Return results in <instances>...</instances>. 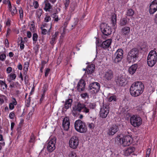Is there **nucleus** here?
<instances>
[{
    "label": "nucleus",
    "instance_id": "f257e3e1",
    "mask_svg": "<svg viewBox=\"0 0 157 157\" xmlns=\"http://www.w3.org/2000/svg\"><path fill=\"white\" fill-rule=\"evenodd\" d=\"M82 112L86 113H89V109L85 104L80 102H76L72 108V114L75 116L77 114V112Z\"/></svg>",
    "mask_w": 157,
    "mask_h": 157
},
{
    "label": "nucleus",
    "instance_id": "f03ea898",
    "mask_svg": "<svg viewBox=\"0 0 157 157\" xmlns=\"http://www.w3.org/2000/svg\"><path fill=\"white\" fill-rule=\"evenodd\" d=\"M139 50L136 48L132 49L128 52L127 56V60L128 63H134L139 57Z\"/></svg>",
    "mask_w": 157,
    "mask_h": 157
},
{
    "label": "nucleus",
    "instance_id": "7ed1b4c3",
    "mask_svg": "<svg viewBox=\"0 0 157 157\" xmlns=\"http://www.w3.org/2000/svg\"><path fill=\"white\" fill-rule=\"evenodd\" d=\"M157 60V53L154 50H151L149 53L147 58V63L152 67L156 63Z\"/></svg>",
    "mask_w": 157,
    "mask_h": 157
},
{
    "label": "nucleus",
    "instance_id": "20e7f679",
    "mask_svg": "<svg viewBox=\"0 0 157 157\" xmlns=\"http://www.w3.org/2000/svg\"><path fill=\"white\" fill-rule=\"evenodd\" d=\"M75 130L80 133H85L87 131V128L85 122L80 120L75 121L74 124Z\"/></svg>",
    "mask_w": 157,
    "mask_h": 157
},
{
    "label": "nucleus",
    "instance_id": "39448f33",
    "mask_svg": "<svg viewBox=\"0 0 157 157\" xmlns=\"http://www.w3.org/2000/svg\"><path fill=\"white\" fill-rule=\"evenodd\" d=\"M123 51L121 49H118L112 57L113 62L118 63L121 62L123 58Z\"/></svg>",
    "mask_w": 157,
    "mask_h": 157
},
{
    "label": "nucleus",
    "instance_id": "423d86ee",
    "mask_svg": "<svg viewBox=\"0 0 157 157\" xmlns=\"http://www.w3.org/2000/svg\"><path fill=\"white\" fill-rule=\"evenodd\" d=\"M100 87L99 83L94 82L89 85V90L92 94H96L99 91Z\"/></svg>",
    "mask_w": 157,
    "mask_h": 157
},
{
    "label": "nucleus",
    "instance_id": "0eeeda50",
    "mask_svg": "<svg viewBox=\"0 0 157 157\" xmlns=\"http://www.w3.org/2000/svg\"><path fill=\"white\" fill-rule=\"evenodd\" d=\"M130 122L131 124L134 127L139 126L142 123L141 118L139 116L133 115L130 118Z\"/></svg>",
    "mask_w": 157,
    "mask_h": 157
},
{
    "label": "nucleus",
    "instance_id": "6e6552de",
    "mask_svg": "<svg viewBox=\"0 0 157 157\" xmlns=\"http://www.w3.org/2000/svg\"><path fill=\"white\" fill-rule=\"evenodd\" d=\"M115 81L116 85L118 86H124L127 83L126 78L123 75H120L116 77Z\"/></svg>",
    "mask_w": 157,
    "mask_h": 157
},
{
    "label": "nucleus",
    "instance_id": "1a4fd4ad",
    "mask_svg": "<svg viewBox=\"0 0 157 157\" xmlns=\"http://www.w3.org/2000/svg\"><path fill=\"white\" fill-rule=\"evenodd\" d=\"M100 29L102 33L105 36H108L111 34L112 29L106 24L102 23L100 25Z\"/></svg>",
    "mask_w": 157,
    "mask_h": 157
},
{
    "label": "nucleus",
    "instance_id": "9d476101",
    "mask_svg": "<svg viewBox=\"0 0 157 157\" xmlns=\"http://www.w3.org/2000/svg\"><path fill=\"white\" fill-rule=\"evenodd\" d=\"M101 109L100 112V117L102 118H106L109 112V106L108 105L104 104Z\"/></svg>",
    "mask_w": 157,
    "mask_h": 157
},
{
    "label": "nucleus",
    "instance_id": "9b49d317",
    "mask_svg": "<svg viewBox=\"0 0 157 157\" xmlns=\"http://www.w3.org/2000/svg\"><path fill=\"white\" fill-rule=\"evenodd\" d=\"M78 143V138L75 136H73L71 137L69 140V146L71 148L75 149L77 148Z\"/></svg>",
    "mask_w": 157,
    "mask_h": 157
},
{
    "label": "nucleus",
    "instance_id": "f8f14e48",
    "mask_svg": "<svg viewBox=\"0 0 157 157\" xmlns=\"http://www.w3.org/2000/svg\"><path fill=\"white\" fill-rule=\"evenodd\" d=\"M114 72L111 70H109L104 72L103 77L105 81H110L113 78Z\"/></svg>",
    "mask_w": 157,
    "mask_h": 157
},
{
    "label": "nucleus",
    "instance_id": "ddd939ff",
    "mask_svg": "<svg viewBox=\"0 0 157 157\" xmlns=\"http://www.w3.org/2000/svg\"><path fill=\"white\" fill-rule=\"evenodd\" d=\"M132 138L129 135L123 136L121 140V145L125 147L129 146L132 143Z\"/></svg>",
    "mask_w": 157,
    "mask_h": 157
},
{
    "label": "nucleus",
    "instance_id": "4468645a",
    "mask_svg": "<svg viewBox=\"0 0 157 157\" xmlns=\"http://www.w3.org/2000/svg\"><path fill=\"white\" fill-rule=\"evenodd\" d=\"M132 85H133V86L139 90L141 94L143 93L144 89V86L141 82H135Z\"/></svg>",
    "mask_w": 157,
    "mask_h": 157
},
{
    "label": "nucleus",
    "instance_id": "2eb2a0df",
    "mask_svg": "<svg viewBox=\"0 0 157 157\" xmlns=\"http://www.w3.org/2000/svg\"><path fill=\"white\" fill-rule=\"evenodd\" d=\"M55 139H51L48 143L47 149L49 152H52L55 149Z\"/></svg>",
    "mask_w": 157,
    "mask_h": 157
},
{
    "label": "nucleus",
    "instance_id": "dca6fc26",
    "mask_svg": "<svg viewBox=\"0 0 157 157\" xmlns=\"http://www.w3.org/2000/svg\"><path fill=\"white\" fill-rule=\"evenodd\" d=\"M119 130V128L116 124H113L109 128L107 132V134L109 135H113Z\"/></svg>",
    "mask_w": 157,
    "mask_h": 157
},
{
    "label": "nucleus",
    "instance_id": "f3484780",
    "mask_svg": "<svg viewBox=\"0 0 157 157\" xmlns=\"http://www.w3.org/2000/svg\"><path fill=\"white\" fill-rule=\"evenodd\" d=\"M157 10V0H154L150 5L149 13L151 14H153Z\"/></svg>",
    "mask_w": 157,
    "mask_h": 157
},
{
    "label": "nucleus",
    "instance_id": "a211bd4d",
    "mask_svg": "<svg viewBox=\"0 0 157 157\" xmlns=\"http://www.w3.org/2000/svg\"><path fill=\"white\" fill-rule=\"evenodd\" d=\"M130 93L132 96L135 97H137L141 94V93L133 86V85H132L130 87Z\"/></svg>",
    "mask_w": 157,
    "mask_h": 157
},
{
    "label": "nucleus",
    "instance_id": "6ab92c4d",
    "mask_svg": "<svg viewBox=\"0 0 157 157\" xmlns=\"http://www.w3.org/2000/svg\"><path fill=\"white\" fill-rule=\"evenodd\" d=\"M95 69V66L94 65L92 64L88 65L86 70V71L85 72L86 75H84V76L85 75H86V76L87 77V75L88 77L89 75H91L94 72Z\"/></svg>",
    "mask_w": 157,
    "mask_h": 157
},
{
    "label": "nucleus",
    "instance_id": "aec40b11",
    "mask_svg": "<svg viewBox=\"0 0 157 157\" xmlns=\"http://www.w3.org/2000/svg\"><path fill=\"white\" fill-rule=\"evenodd\" d=\"M70 123L69 118L68 117H65L63 120L62 125L64 129L68 131L69 128Z\"/></svg>",
    "mask_w": 157,
    "mask_h": 157
},
{
    "label": "nucleus",
    "instance_id": "412c9836",
    "mask_svg": "<svg viewBox=\"0 0 157 157\" xmlns=\"http://www.w3.org/2000/svg\"><path fill=\"white\" fill-rule=\"evenodd\" d=\"M86 84L83 79H81L78 82L77 87V90L79 92L83 91Z\"/></svg>",
    "mask_w": 157,
    "mask_h": 157
},
{
    "label": "nucleus",
    "instance_id": "4be33fe9",
    "mask_svg": "<svg viewBox=\"0 0 157 157\" xmlns=\"http://www.w3.org/2000/svg\"><path fill=\"white\" fill-rule=\"evenodd\" d=\"M72 101L73 100L69 98L66 100L63 108V110L66 111L67 109L71 107Z\"/></svg>",
    "mask_w": 157,
    "mask_h": 157
},
{
    "label": "nucleus",
    "instance_id": "5701e85b",
    "mask_svg": "<svg viewBox=\"0 0 157 157\" xmlns=\"http://www.w3.org/2000/svg\"><path fill=\"white\" fill-rule=\"evenodd\" d=\"M112 43L111 39H108L103 41L101 45V47L104 49H106L109 48Z\"/></svg>",
    "mask_w": 157,
    "mask_h": 157
},
{
    "label": "nucleus",
    "instance_id": "b1692460",
    "mask_svg": "<svg viewBox=\"0 0 157 157\" xmlns=\"http://www.w3.org/2000/svg\"><path fill=\"white\" fill-rule=\"evenodd\" d=\"M130 33V28L128 26L122 27L121 29V35L123 36H127Z\"/></svg>",
    "mask_w": 157,
    "mask_h": 157
},
{
    "label": "nucleus",
    "instance_id": "393cba45",
    "mask_svg": "<svg viewBox=\"0 0 157 157\" xmlns=\"http://www.w3.org/2000/svg\"><path fill=\"white\" fill-rule=\"evenodd\" d=\"M59 34L58 32H56L54 35H53L50 41V43L52 45H53L56 43V41L57 39V36Z\"/></svg>",
    "mask_w": 157,
    "mask_h": 157
},
{
    "label": "nucleus",
    "instance_id": "a878e982",
    "mask_svg": "<svg viewBox=\"0 0 157 157\" xmlns=\"http://www.w3.org/2000/svg\"><path fill=\"white\" fill-rule=\"evenodd\" d=\"M137 67V64H134L131 66L129 68L128 71L131 75L133 74L135 72Z\"/></svg>",
    "mask_w": 157,
    "mask_h": 157
},
{
    "label": "nucleus",
    "instance_id": "bb28decb",
    "mask_svg": "<svg viewBox=\"0 0 157 157\" xmlns=\"http://www.w3.org/2000/svg\"><path fill=\"white\" fill-rule=\"evenodd\" d=\"M129 20V19L127 17L122 18L120 21V25L121 26H124L128 23Z\"/></svg>",
    "mask_w": 157,
    "mask_h": 157
},
{
    "label": "nucleus",
    "instance_id": "cd10ccee",
    "mask_svg": "<svg viewBox=\"0 0 157 157\" xmlns=\"http://www.w3.org/2000/svg\"><path fill=\"white\" fill-rule=\"evenodd\" d=\"M45 6L44 9L46 11H49L50 10L52 9V6L49 3L48 1H47L46 0L44 1Z\"/></svg>",
    "mask_w": 157,
    "mask_h": 157
},
{
    "label": "nucleus",
    "instance_id": "c85d7f7f",
    "mask_svg": "<svg viewBox=\"0 0 157 157\" xmlns=\"http://www.w3.org/2000/svg\"><path fill=\"white\" fill-rule=\"evenodd\" d=\"M134 150L135 148L134 147H129L126 150L124 154L125 155L128 156L132 153L134 151Z\"/></svg>",
    "mask_w": 157,
    "mask_h": 157
},
{
    "label": "nucleus",
    "instance_id": "c756f323",
    "mask_svg": "<svg viewBox=\"0 0 157 157\" xmlns=\"http://www.w3.org/2000/svg\"><path fill=\"white\" fill-rule=\"evenodd\" d=\"M96 103L95 102L91 103L90 102L87 104V105H86V107L88 108L89 110L94 109H96Z\"/></svg>",
    "mask_w": 157,
    "mask_h": 157
},
{
    "label": "nucleus",
    "instance_id": "7c9ffc66",
    "mask_svg": "<svg viewBox=\"0 0 157 157\" xmlns=\"http://www.w3.org/2000/svg\"><path fill=\"white\" fill-rule=\"evenodd\" d=\"M51 26L50 28L49 29L48 31V30L46 29H45L43 28L42 27H41L40 29H41L42 31H41V33L42 34H44V35H46L47 34H48V35H50V30L51 29Z\"/></svg>",
    "mask_w": 157,
    "mask_h": 157
},
{
    "label": "nucleus",
    "instance_id": "2f4dec72",
    "mask_svg": "<svg viewBox=\"0 0 157 157\" xmlns=\"http://www.w3.org/2000/svg\"><path fill=\"white\" fill-rule=\"evenodd\" d=\"M111 21L113 25L115 26L116 24L117 17L116 14H113L111 17Z\"/></svg>",
    "mask_w": 157,
    "mask_h": 157
},
{
    "label": "nucleus",
    "instance_id": "473e14b6",
    "mask_svg": "<svg viewBox=\"0 0 157 157\" xmlns=\"http://www.w3.org/2000/svg\"><path fill=\"white\" fill-rule=\"evenodd\" d=\"M18 43H20V48L21 49H23L24 48V42L23 41V39L22 37H20L18 38Z\"/></svg>",
    "mask_w": 157,
    "mask_h": 157
},
{
    "label": "nucleus",
    "instance_id": "72a5a7b5",
    "mask_svg": "<svg viewBox=\"0 0 157 157\" xmlns=\"http://www.w3.org/2000/svg\"><path fill=\"white\" fill-rule=\"evenodd\" d=\"M4 100H7L6 96L4 95H1L0 97V104L2 105L4 102Z\"/></svg>",
    "mask_w": 157,
    "mask_h": 157
},
{
    "label": "nucleus",
    "instance_id": "f704fd0d",
    "mask_svg": "<svg viewBox=\"0 0 157 157\" xmlns=\"http://www.w3.org/2000/svg\"><path fill=\"white\" fill-rule=\"evenodd\" d=\"M38 35L36 33H34L33 34V43H36L37 40Z\"/></svg>",
    "mask_w": 157,
    "mask_h": 157
},
{
    "label": "nucleus",
    "instance_id": "c9c22d12",
    "mask_svg": "<svg viewBox=\"0 0 157 157\" xmlns=\"http://www.w3.org/2000/svg\"><path fill=\"white\" fill-rule=\"evenodd\" d=\"M122 138L120 137V136H117L115 138V142L117 144H121V142Z\"/></svg>",
    "mask_w": 157,
    "mask_h": 157
},
{
    "label": "nucleus",
    "instance_id": "e433bc0d",
    "mask_svg": "<svg viewBox=\"0 0 157 157\" xmlns=\"http://www.w3.org/2000/svg\"><path fill=\"white\" fill-rule=\"evenodd\" d=\"M108 101L109 102H111L113 101H117V97L115 95H113L110 97L108 99Z\"/></svg>",
    "mask_w": 157,
    "mask_h": 157
},
{
    "label": "nucleus",
    "instance_id": "4c0bfd02",
    "mask_svg": "<svg viewBox=\"0 0 157 157\" xmlns=\"http://www.w3.org/2000/svg\"><path fill=\"white\" fill-rule=\"evenodd\" d=\"M11 12L12 14L13 15L16 14L17 13V10L16 7L15 6L13 7V8H11L10 10H9Z\"/></svg>",
    "mask_w": 157,
    "mask_h": 157
},
{
    "label": "nucleus",
    "instance_id": "58836bf2",
    "mask_svg": "<svg viewBox=\"0 0 157 157\" xmlns=\"http://www.w3.org/2000/svg\"><path fill=\"white\" fill-rule=\"evenodd\" d=\"M134 13V12L133 10L132 9H129L128 10L127 15L128 16H132Z\"/></svg>",
    "mask_w": 157,
    "mask_h": 157
},
{
    "label": "nucleus",
    "instance_id": "ea45409f",
    "mask_svg": "<svg viewBox=\"0 0 157 157\" xmlns=\"http://www.w3.org/2000/svg\"><path fill=\"white\" fill-rule=\"evenodd\" d=\"M29 63L28 62H26L25 63L24 66V71H28L29 67Z\"/></svg>",
    "mask_w": 157,
    "mask_h": 157
},
{
    "label": "nucleus",
    "instance_id": "a19ab883",
    "mask_svg": "<svg viewBox=\"0 0 157 157\" xmlns=\"http://www.w3.org/2000/svg\"><path fill=\"white\" fill-rule=\"evenodd\" d=\"M42 10L41 9H39L37 12H36V15H37V17L40 18L41 16L42 15Z\"/></svg>",
    "mask_w": 157,
    "mask_h": 157
},
{
    "label": "nucleus",
    "instance_id": "79ce46f5",
    "mask_svg": "<svg viewBox=\"0 0 157 157\" xmlns=\"http://www.w3.org/2000/svg\"><path fill=\"white\" fill-rule=\"evenodd\" d=\"M19 13L20 14V19L21 20H22L23 15V9L21 7H20L19 10Z\"/></svg>",
    "mask_w": 157,
    "mask_h": 157
},
{
    "label": "nucleus",
    "instance_id": "37998d69",
    "mask_svg": "<svg viewBox=\"0 0 157 157\" xmlns=\"http://www.w3.org/2000/svg\"><path fill=\"white\" fill-rule=\"evenodd\" d=\"M19 83L18 82H12L10 84V87L11 88H14L15 87H16V85L18 84Z\"/></svg>",
    "mask_w": 157,
    "mask_h": 157
},
{
    "label": "nucleus",
    "instance_id": "c03bdc74",
    "mask_svg": "<svg viewBox=\"0 0 157 157\" xmlns=\"http://www.w3.org/2000/svg\"><path fill=\"white\" fill-rule=\"evenodd\" d=\"M48 87V85L47 84H44L43 87V94L44 95H45V93L47 90V88Z\"/></svg>",
    "mask_w": 157,
    "mask_h": 157
},
{
    "label": "nucleus",
    "instance_id": "a18cd8bd",
    "mask_svg": "<svg viewBox=\"0 0 157 157\" xmlns=\"http://www.w3.org/2000/svg\"><path fill=\"white\" fill-rule=\"evenodd\" d=\"M6 55L5 54H2L0 55V60L2 61H4L5 60L6 58Z\"/></svg>",
    "mask_w": 157,
    "mask_h": 157
},
{
    "label": "nucleus",
    "instance_id": "49530a36",
    "mask_svg": "<svg viewBox=\"0 0 157 157\" xmlns=\"http://www.w3.org/2000/svg\"><path fill=\"white\" fill-rule=\"evenodd\" d=\"M87 125L88 128L90 129H93L94 127V124L93 123H88Z\"/></svg>",
    "mask_w": 157,
    "mask_h": 157
},
{
    "label": "nucleus",
    "instance_id": "de8ad7c7",
    "mask_svg": "<svg viewBox=\"0 0 157 157\" xmlns=\"http://www.w3.org/2000/svg\"><path fill=\"white\" fill-rule=\"evenodd\" d=\"M9 76L12 80H14L16 77V75L15 74L12 73L9 75Z\"/></svg>",
    "mask_w": 157,
    "mask_h": 157
},
{
    "label": "nucleus",
    "instance_id": "09e8293b",
    "mask_svg": "<svg viewBox=\"0 0 157 157\" xmlns=\"http://www.w3.org/2000/svg\"><path fill=\"white\" fill-rule=\"evenodd\" d=\"M120 110H121V112L122 113H124L127 111V109H128L127 107H120L119 108Z\"/></svg>",
    "mask_w": 157,
    "mask_h": 157
},
{
    "label": "nucleus",
    "instance_id": "8fccbe9b",
    "mask_svg": "<svg viewBox=\"0 0 157 157\" xmlns=\"http://www.w3.org/2000/svg\"><path fill=\"white\" fill-rule=\"evenodd\" d=\"M151 150L150 148H148L146 151V157H149L151 153Z\"/></svg>",
    "mask_w": 157,
    "mask_h": 157
},
{
    "label": "nucleus",
    "instance_id": "3c124183",
    "mask_svg": "<svg viewBox=\"0 0 157 157\" xmlns=\"http://www.w3.org/2000/svg\"><path fill=\"white\" fill-rule=\"evenodd\" d=\"M57 9H58L59 11L60 10V9L59 8H57L56 10V13H53L52 14V16H53V18H56V17L57 16H58V15H56V14L58 13V11L57 10Z\"/></svg>",
    "mask_w": 157,
    "mask_h": 157
},
{
    "label": "nucleus",
    "instance_id": "603ef678",
    "mask_svg": "<svg viewBox=\"0 0 157 157\" xmlns=\"http://www.w3.org/2000/svg\"><path fill=\"white\" fill-rule=\"evenodd\" d=\"M81 96L82 97V98H85L86 97H89V95H88V94L86 93L81 94Z\"/></svg>",
    "mask_w": 157,
    "mask_h": 157
},
{
    "label": "nucleus",
    "instance_id": "864d4df0",
    "mask_svg": "<svg viewBox=\"0 0 157 157\" xmlns=\"http://www.w3.org/2000/svg\"><path fill=\"white\" fill-rule=\"evenodd\" d=\"M33 5L34 8L35 9H36L38 8L39 5L38 2L37 1H35L34 2Z\"/></svg>",
    "mask_w": 157,
    "mask_h": 157
},
{
    "label": "nucleus",
    "instance_id": "5fc2aeb1",
    "mask_svg": "<svg viewBox=\"0 0 157 157\" xmlns=\"http://www.w3.org/2000/svg\"><path fill=\"white\" fill-rule=\"evenodd\" d=\"M51 20L50 17L49 16H46L44 18L45 21L46 22H48L49 21Z\"/></svg>",
    "mask_w": 157,
    "mask_h": 157
},
{
    "label": "nucleus",
    "instance_id": "6e6d98bb",
    "mask_svg": "<svg viewBox=\"0 0 157 157\" xmlns=\"http://www.w3.org/2000/svg\"><path fill=\"white\" fill-rule=\"evenodd\" d=\"M70 3L69 0H65V2L64 3L66 8H67L68 6Z\"/></svg>",
    "mask_w": 157,
    "mask_h": 157
},
{
    "label": "nucleus",
    "instance_id": "4d7b16f0",
    "mask_svg": "<svg viewBox=\"0 0 157 157\" xmlns=\"http://www.w3.org/2000/svg\"><path fill=\"white\" fill-rule=\"evenodd\" d=\"M13 100L12 101V102L10 103H12L14 105H17V101L16 99L15 98H12Z\"/></svg>",
    "mask_w": 157,
    "mask_h": 157
},
{
    "label": "nucleus",
    "instance_id": "13d9d810",
    "mask_svg": "<svg viewBox=\"0 0 157 157\" xmlns=\"http://www.w3.org/2000/svg\"><path fill=\"white\" fill-rule=\"evenodd\" d=\"M50 71V69L49 68H47L46 69L45 72V77H47L48 76Z\"/></svg>",
    "mask_w": 157,
    "mask_h": 157
},
{
    "label": "nucleus",
    "instance_id": "bf43d9fd",
    "mask_svg": "<svg viewBox=\"0 0 157 157\" xmlns=\"http://www.w3.org/2000/svg\"><path fill=\"white\" fill-rule=\"evenodd\" d=\"M12 71V68L11 67H8L6 69V71L8 73H10Z\"/></svg>",
    "mask_w": 157,
    "mask_h": 157
},
{
    "label": "nucleus",
    "instance_id": "052dcab7",
    "mask_svg": "<svg viewBox=\"0 0 157 157\" xmlns=\"http://www.w3.org/2000/svg\"><path fill=\"white\" fill-rule=\"evenodd\" d=\"M27 36L29 38H30L32 36V33L30 31H27Z\"/></svg>",
    "mask_w": 157,
    "mask_h": 157
},
{
    "label": "nucleus",
    "instance_id": "680f3d73",
    "mask_svg": "<svg viewBox=\"0 0 157 157\" xmlns=\"http://www.w3.org/2000/svg\"><path fill=\"white\" fill-rule=\"evenodd\" d=\"M14 114L13 113L11 112L10 113L9 117L10 119H13L14 118Z\"/></svg>",
    "mask_w": 157,
    "mask_h": 157
},
{
    "label": "nucleus",
    "instance_id": "e2e57ef3",
    "mask_svg": "<svg viewBox=\"0 0 157 157\" xmlns=\"http://www.w3.org/2000/svg\"><path fill=\"white\" fill-rule=\"evenodd\" d=\"M14 105L10 103L9 105V109L11 110L13 109L14 108Z\"/></svg>",
    "mask_w": 157,
    "mask_h": 157
},
{
    "label": "nucleus",
    "instance_id": "0e129e2a",
    "mask_svg": "<svg viewBox=\"0 0 157 157\" xmlns=\"http://www.w3.org/2000/svg\"><path fill=\"white\" fill-rule=\"evenodd\" d=\"M70 157H77L76 154L74 152H72L70 155Z\"/></svg>",
    "mask_w": 157,
    "mask_h": 157
},
{
    "label": "nucleus",
    "instance_id": "69168bd1",
    "mask_svg": "<svg viewBox=\"0 0 157 157\" xmlns=\"http://www.w3.org/2000/svg\"><path fill=\"white\" fill-rule=\"evenodd\" d=\"M5 44L7 48L9 47V43L8 40L7 39H6L5 40Z\"/></svg>",
    "mask_w": 157,
    "mask_h": 157
},
{
    "label": "nucleus",
    "instance_id": "338daca9",
    "mask_svg": "<svg viewBox=\"0 0 157 157\" xmlns=\"http://www.w3.org/2000/svg\"><path fill=\"white\" fill-rule=\"evenodd\" d=\"M17 67L18 69L20 70H22V66L21 63H19Z\"/></svg>",
    "mask_w": 157,
    "mask_h": 157
},
{
    "label": "nucleus",
    "instance_id": "774afa93",
    "mask_svg": "<svg viewBox=\"0 0 157 157\" xmlns=\"http://www.w3.org/2000/svg\"><path fill=\"white\" fill-rule=\"evenodd\" d=\"M5 83L4 81L0 80V85L1 87H2L3 86H4Z\"/></svg>",
    "mask_w": 157,
    "mask_h": 157
}]
</instances>
